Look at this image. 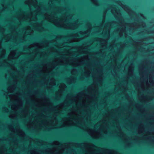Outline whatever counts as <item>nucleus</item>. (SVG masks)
<instances>
[{
  "label": "nucleus",
  "instance_id": "obj_1",
  "mask_svg": "<svg viewBox=\"0 0 154 154\" xmlns=\"http://www.w3.org/2000/svg\"><path fill=\"white\" fill-rule=\"evenodd\" d=\"M67 18L65 17L64 19L59 21L55 24L58 27L63 28L66 29H75L78 27V21H75L72 23L67 22Z\"/></svg>",
  "mask_w": 154,
  "mask_h": 154
},
{
  "label": "nucleus",
  "instance_id": "obj_2",
  "mask_svg": "<svg viewBox=\"0 0 154 154\" xmlns=\"http://www.w3.org/2000/svg\"><path fill=\"white\" fill-rule=\"evenodd\" d=\"M104 15L102 23L101 24L98 26L97 28L98 30H97V32H100L102 31L103 32H106V34L109 37L110 35V29L112 27L113 25L115 23V22H114L112 23L108 22L103 27V25L105 23V14Z\"/></svg>",
  "mask_w": 154,
  "mask_h": 154
},
{
  "label": "nucleus",
  "instance_id": "obj_3",
  "mask_svg": "<svg viewBox=\"0 0 154 154\" xmlns=\"http://www.w3.org/2000/svg\"><path fill=\"white\" fill-rule=\"evenodd\" d=\"M126 24L124 22L120 21L119 26L117 27L116 32L119 33V35L121 36L123 35V34H126Z\"/></svg>",
  "mask_w": 154,
  "mask_h": 154
},
{
  "label": "nucleus",
  "instance_id": "obj_4",
  "mask_svg": "<svg viewBox=\"0 0 154 154\" xmlns=\"http://www.w3.org/2000/svg\"><path fill=\"white\" fill-rule=\"evenodd\" d=\"M17 103L16 104H14L11 106V108L12 110L14 111L18 110L20 107L23 106V101L18 98H16Z\"/></svg>",
  "mask_w": 154,
  "mask_h": 154
},
{
  "label": "nucleus",
  "instance_id": "obj_5",
  "mask_svg": "<svg viewBox=\"0 0 154 154\" xmlns=\"http://www.w3.org/2000/svg\"><path fill=\"white\" fill-rule=\"evenodd\" d=\"M111 12L115 17L116 18L120 17L121 16L120 11L116 6H114L112 7L111 9Z\"/></svg>",
  "mask_w": 154,
  "mask_h": 154
},
{
  "label": "nucleus",
  "instance_id": "obj_6",
  "mask_svg": "<svg viewBox=\"0 0 154 154\" xmlns=\"http://www.w3.org/2000/svg\"><path fill=\"white\" fill-rule=\"evenodd\" d=\"M17 52V50H14L12 51L10 53L9 55V58L11 59H14L18 58L20 55V53H19V54L18 56H16V54Z\"/></svg>",
  "mask_w": 154,
  "mask_h": 154
},
{
  "label": "nucleus",
  "instance_id": "obj_7",
  "mask_svg": "<svg viewBox=\"0 0 154 154\" xmlns=\"http://www.w3.org/2000/svg\"><path fill=\"white\" fill-rule=\"evenodd\" d=\"M91 30V26H90L89 29H88L86 31H81L79 33H77L76 35L78 36L79 34L83 35L85 37H88L89 36Z\"/></svg>",
  "mask_w": 154,
  "mask_h": 154
},
{
  "label": "nucleus",
  "instance_id": "obj_8",
  "mask_svg": "<svg viewBox=\"0 0 154 154\" xmlns=\"http://www.w3.org/2000/svg\"><path fill=\"white\" fill-rule=\"evenodd\" d=\"M33 48H44V45L42 44L38 43H34L29 46V49H31Z\"/></svg>",
  "mask_w": 154,
  "mask_h": 154
},
{
  "label": "nucleus",
  "instance_id": "obj_9",
  "mask_svg": "<svg viewBox=\"0 0 154 154\" xmlns=\"http://www.w3.org/2000/svg\"><path fill=\"white\" fill-rule=\"evenodd\" d=\"M118 4L129 14L131 12H132V11L128 6L123 5L120 2H118Z\"/></svg>",
  "mask_w": 154,
  "mask_h": 154
},
{
  "label": "nucleus",
  "instance_id": "obj_10",
  "mask_svg": "<svg viewBox=\"0 0 154 154\" xmlns=\"http://www.w3.org/2000/svg\"><path fill=\"white\" fill-rule=\"evenodd\" d=\"M84 63V57H82L79 60L76 61L73 66L75 67L80 66L83 65Z\"/></svg>",
  "mask_w": 154,
  "mask_h": 154
},
{
  "label": "nucleus",
  "instance_id": "obj_11",
  "mask_svg": "<svg viewBox=\"0 0 154 154\" xmlns=\"http://www.w3.org/2000/svg\"><path fill=\"white\" fill-rule=\"evenodd\" d=\"M4 38L5 39L6 42L9 41L13 37V32L11 33L8 35H4Z\"/></svg>",
  "mask_w": 154,
  "mask_h": 154
},
{
  "label": "nucleus",
  "instance_id": "obj_12",
  "mask_svg": "<svg viewBox=\"0 0 154 154\" xmlns=\"http://www.w3.org/2000/svg\"><path fill=\"white\" fill-rule=\"evenodd\" d=\"M15 89V86L13 85L9 87L8 88V91L10 93H12L14 92Z\"/></svg>",
  "mask_w": 154,
  "mask_h": 154
},
{
  "label": "nucleus",
  "instance_id": "obj_13",
  "mask_svg": "<svg viewBox=\"0 0 154 154\" xmlns=\"http://www.w3.org/2000/svg\"><path fill=\"white\" fill-rule=\"evenodd\" d=\"M139 25L138 24H136L134 23L132 24L130 28V29H135L138 27Z\"/></svg>",
  "mask_w": 154,
  "mask_h": 154
},
{
  "label": "nucleus",
  "instance_id": "obj_14",
  "mask_svg": "<svg viewBox=\"0 0 154 154\" xmlns=\"http://www.w3.org/2000/svg\"><path fill=\"white\" fill-rule=\"evenodd\" d=\"M107 40H106L104 41V43L103 44L102 43H101V46H103V48H106L107 46Z\"/></svg>",
  "mask_w": 154,
  "mask_h": 154
},
{
  "label": "nucleus",
  "instance_id": "obj_15",
  "mask_svg": "<svg viewBox=\"0 0 154 154\" xmlns=\"http://www.w3.org/2000/svg\"><path fill=\"white\" fill-rule=\"evenodd\" d=\"M85 70H86V72L88 76H89L91 73V71L89 69H87L86 67L85 68Z\"/></svg>",
  "mask_w": 154,
  "mask_h": 154
},
{
  "label": "nucleus",
  "instance_id": "obj_16",
  "mask_svg": "<svg viewBox=\"0 0 154 154\" xmlns=\"http://www.w3.org/2000/svg\"><path fill=\"white\" fill-rule=\"evenodd\" d=\"M31 154H40L39 152L35 150H33L31 152Z\"/></svg>",
  "mask_w": 154,
  "mask_h": 154
},
{
  "label": "nucleus",
  "instance_id": "obj_17",
  "mask_svg": "<svg viewBox=\"0 0 154 154\" xmlns=\"http://www.w3.org/2000/svg\"><path fill=\"white\" fill-rule=\"evenodd\" d=\"M91 1L96 5H99V4L97 0H91Z\"/></svg>",
  "mask_w": 154,
  "mask_h": 154
},
{
  "label": "nucleus",
  "instance_id": "obj_18",
  "mask_svg": "<svg viewBox=\"0 0 154 154\" xmlns=\"http://www.w3.org/2000/svg\"><path fill=\"white\" fill-rule=\"evenodd\" d=\"M22 18H19V20L20 21H21L25 19V15H24L23 14L22 15Z\"/></svg>",
  "mask_w": 154,
  "mask_h": 154
},
{
  "label": "nucleus",
  "instance_id": "obj_19",
  "mask_svg": "<svg viewBox=\"0 0 154 154\" xmlns=\"http://www.w3.org/2000/svg\"><path fill=\"white\" fill-rule=\"evenodd\" d=\"M149 82H150V83H151L152 84H154V82H153V81L152 80V79L151 78V77H150V76L149 77Z\"/></svg>",
  "mask_w": 154,
  "mask_h": 154
},
{
  "label": "nucleus",
  "instance_id": "obj_20",
  "mask_svg": "<svg viewBox=\"0 0 154 154\" xmlns=\"http://www.w3.org/2000/svg\"><path fill=\"white\" fill-rule=\"evenodd\" d=\"M143 131V129H142V128H139V133H142Z\"/></svg>",
  "mask_w": 154,
  "mask_h": 154
},
{
  "label": "nucleus",
  "instance_id": "obj_21",
  "mask_svg": "<svg viewBox=\"0 0 154 154\" xmlns=\"http://www.w3.org/2000/svg\"><path fill=\"white\" fill-rule=\"evenodd\" d=\"M64 103H62L60 104V107L62 108L64 106Z\"/></svg>",
  "mask_w": 154,
  "mask_h": 154
},
{
  "label": "nucleus",
  "instance_id": "obj_22",
  "mask_svg": "<svg viewBox=\"0 0 154 154\" xmlns=\"http://www.w3.org/2000/svg\"><path fill=\"white\" fill-rule=\"evenodd\" d=\"M8 109L7 108H5V112H8Z\"/></svg>",
  "mask_w": 154,
  "mask_h": 154
},
{
  "label": "nucleus",
  "instance_id": "obj_23",
  "mask_svg": "<svg viewBox=\"0 0 154 154\" xmlns=\"http://www.w3.org/2000/svg\"><path fill=\"white\" fill-rule=\"evenodd\" d=\"M110 47H111V48L112 49L113 48V46L112 45V44H111L110 45Z\"/></svg>",
  "mask_w": 154,
  "mask_h": 154
},
{
  "label": "nucleus",
  "instance_id": "obj_24",
  "mask_svg": "<svg viewBox=\"0 0 154 154\" xmlns=\"http://www.w3.org/2000/svg\"><path fill=\"white\" fill-rule=\"evenodd\" d=\"M140 70H141L142 71H143V67H142V69H141V68H140Z\"/></svg>",
  "mask_w": 154,
  "mask_h": 154
},
{
  "label": "nucleus",
  "instance_id": "obj_25",
  "mask_svg": "<svg viewBox=\"0 0 154 154\" xmlns=\"http://www.w3.org/2000/svg\"><path fill=\"white\" fill-rule=\"evenodd\" d=\"M63 85L64 87L65 86V84H63Z\"/></svg>",
  "mask_w": 154,
  "mask_h": 154
},
{
  "label": "nucleus",
  "instance_id": "obj_26",
  "mask_svg": "<svg viewBox=\"0 0 154 154\" xmlns=\"http://www.w3.org/2000/svg\"><path fill=\"white\" fill-rule=\"evenodd\" d=\"M45 15H46V16L47 15H48V13H46Z\"/></svg>",
  "mask_w": 154,
  "mask_h": 154
},
{
  "label": "nucleus",
  "instance_id": "obj_27",
  "mask_svg": "<svg viewBox=\"0 0 154 154\" xmlns=\"http://www.w3.org/2000/svg\"><path fill=\"white\" fill-rule=\"evenodd\" d=\"M110 154H112V153L110 152Z\"/></svg>",
  "mask_w": 154,
  "mask_h": 154
},
{
  "label": "nucleus",
  "instance_id": "obj_28",
  "mask_svg": "<svg viewBox=\"0 0 154 154\" xmlns=\"http://www.w3.org/2000/svg\"><path fill=\"white\" fill-rule=\"evenodd\" d=\"M72 72H73V71H72Z\"/></svg>",
  "mask_w": 154,
  "mask_h": 154
},
{
  "label": "nucleus",
  "instance_id": "obj_29",
  "mask_svg": "<svg viewBox=\"0 0 154 154\" xmlns=\"http://www.w3.org/2000/svg\"><path fill=\"white\" fill-rule=\"evenodd\" d=\"M4 55V54H3V55H2V56H3V55Z\"/></svg>",
  "mask_w": 154,
  "mask_h": 154
},
{
  "label": "nucleus",
  "instance_id": "obj_30",
  "mask_svg": "<svg viewBox=\"0 0 154 154\" xmlns=\"http://www.w3.org/2000/svg\"><path fill=\"white\" fill-rule=\"evenodd\" d=\"M140 74L141 75V73H140Z\"/></svg>",
  "mask_w": 154,
  "mask_h": 154
},
{
  "label": "nucleus",
  "instance_id": "obj_31",
  "mask_svg": "<svg viewBox=\"0 0 154 154\" xmlns=\"http://www.w3.org/2000/svg\"><path fill=\"white\" fill-rule=\"evenodd\" d=\"M58 106H56V107H57Z\"/></svg>",
  "mask_w": 154,
  "mask_h": 154
},
{
  "label": "nucleus",
  "instance_id": "obj_32",
  "mask_svg": "<svg viewBox=\"0 0 154 154\" xmlns=\"http://www.w3.org/2000/svg\"><path fill=\"white\" fill-rule=\"evenodd\" d=\"M54 85H55V83H54Z\"/></svg>",
  "mask_w": 154,
  "mask_h": 154
}]
</instances>
